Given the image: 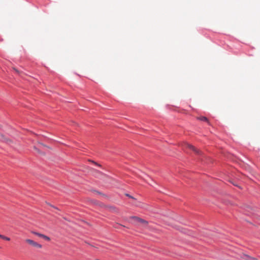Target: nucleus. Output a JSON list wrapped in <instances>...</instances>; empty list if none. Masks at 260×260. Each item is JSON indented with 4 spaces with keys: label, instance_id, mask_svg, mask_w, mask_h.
<instances>
[{
    "label": "nucleus",
    "instance_id": "nucleus-11",
    "mask_svg": "<svg viewBox=\"0 0 260 260\" xmlns=\"http://www.w3.org/2000/svg\"><path fill=\"white\" fill-rule=\"evenodd\" d=\"M93 162L95 165H96V166H99V167H101V165H99V164H98V163H96V162H94V161H93Z\"/></svg>",
    "mask_w": 260,
    "mask_h": 260
},
{
    "label": "nucleus",
    "instance_id": "nucleus-12",
    "mask_svg": "<svg viewBox=\"0 0 260 260\" xmlns=\"http://www.w3.org/2000/svg\"><path fill=\"white\" fill-rule=\"evenodd\" d=\"M111 209H112V210H114V211H115V208L114 207H111Z\"/></svg>",
    "mask_w": 260,
    "mask_h": 260
},
{
    "label": "nucleus",
    "instance_id": "nucleus-3",
    "mask_svg": "<svg viewBox=\"0 0 260 260\" xmlns=\"http://www.w3.org/2000/svg\"><path fill=\"white\" fill-rule=\"evenodd\" d=\"M32 234H34V235L38 236L41 238H43L45 240L49 241L50 240V238L49 237H48L45 235H43L42 234H41V233H39L38 232H32Z\"/></svg>",
    "mask_w": 260,
    "mask_h": 260
},
{
    "label": "nucleus",
    "instance_id": "nucleus-10",
    "mask_svg": "<svg viewBox=\"0 0 260 260\" xmlns=\"http://www.w3.org/2000/svg\"><path fill=\"white\" fill-rule=\"evenodd\" d=\"M34 148H35L36 150H37V151H38V152L39 153H41V152L39 151V149H38L36 146H35V147H34Z\"/></svg>",
    "mask_w": 260,
    "mask_h": 260
},
{
    "label": "nucleus",
    "instance_id": "nucleus-1",
    "mask_svg": "<svg viewBox=\"0 0 260 260\" xmlns=\"http://www.w3.org/2000/svg\"><path fill=\"white\" fill-rule=\"evenodd\" d=\"M185 146L187 148H188L189 149L192 150V151H193L196 154L199 155V156H202V152L197 149L196 148H195L194 146H193L192 145H191V144H188V143H186L185 144Z\"/></svg>",
    "mask_w": 260,
    "mask_h": 260
},
{
    "label": "nucleus",
    "instance_id": "nucleus-13",
    "mask_svg": "<svg viewBox=\"0 0 260 260\" xmlns=\"http://www.w3.org/2000/svg\"><path fill=\"white\" fill-rule=\"evenodd\" d=\"M99 194H101V193L100 192H99V191H96Z\"/></svg>",
    "mask_w": 260,
    "mask_h": 260
},
{
    "label": "nucleus",
    "instance_id": "nucleus-8",
    "mask_svg": "<svg viewBox=\"0 0 260 260\" xmlns=\"http://www.w3.org/2000/svg\"><path fill=\"white\" fill-rule=\"evenodd\" d=\"M0 238L3 239L4 240H7V241L10 240V239L9 237L4 236L2 235H1Z\"/></svg>",
    "mask_w": 260,
    "mask_h": 260
},
{
    "label": "nucleus",
    "instance_id": "nucleus-4",
    "mask_svg": "<svg viewBox=\"0 0 260 260\" xmlns=\"http://www.w3.org/2000/svg\"><path fill=\"white\" fill-rule=\"evenodd\" d=\"M132 218H133V219H135L137 221H138V222H139L140 223H142L143 224H146L148 223L147 221H146L145 220L143 219L142 218H140L139 217H138L137 216H132Z\"/></svg>",
    "mask_w": 260,
    "mask_h": 260
},
{
    "label": "nucleus",
    "instance_id": "nucleus-7",
    "mask_svg": "<svg viewBox=\"0 0 260 260\" xmlns=\"http://www.w3.org/2000/svg\"><path fill=\"white\" fill-rule=\"evenodd\" d=\"M125 226L123 225H121V224H116V225H115V228H117V229H120L121 228H124Z\"/></svg>",
    "mask_w": 260,
    "mask_h": 260
},
{
    "label": "nucleus",
    "instance_id": "nucleus-5",
    "mask_svg": "<svg viewBox=\"0 0 260 260\" xmlns=\"http://www.w3.org/2000/svg\"><path fill=\"white\" fill-rule=\"evenodd\" d=\"M242 258L245 260H256L255 257H251L247 254H244L242 256Z\"/></svg>",
    "mask_w": 260,
    "mask_h": 260
},
{
    "label": "nucleus",
    "instance_id": "nucleus-2",
    "mask_svg": "<svg viewBox=\"0 0 260 260\" xmlns=\"http://www.w3.org/2000/svg\"><path fill=\"white\" fill-rule=\"evenodd\" d=\"M26 242L29 244L30 245L36 248H41L42 247V245L38 243L37 242L31 239H26Z\"/></svg>",
    "mask_w": 260,
    "mask_h": 260
},
{
    "label": "nucleus",
    "instance_id": "nucleus-9",
    "mask_svg": "<svg viewBox=\"0 0 260 260\" xmlns=\"http://www.w3.org/2000/svg\"><path fill=\"white\" fill-rule=\"evenodd\" d=\"M126 196H127V197H128L129 198H132V199H134V197H133L132 196H131V195H129V194H126Z\"/></svg>",
    "mask_w": 260,
    "mask_h": 260
},
{
    "label": "nucleus",
    "instance_id": "nucleus-6",
    "mask_svg": "<svg viewBox=\"0 0 260 260\" xmlns=\"http://www.w3.org/2000/svg\"><path fill=\"white\" fill-rule=\"evenodd\" d=\"M199 119L201 120V121H207L208 122V119L207 117H205V116H201L199 118Z\"/></svg>",
    "mask_w": 260,
    "mask_h": 260
}]
</instances>
